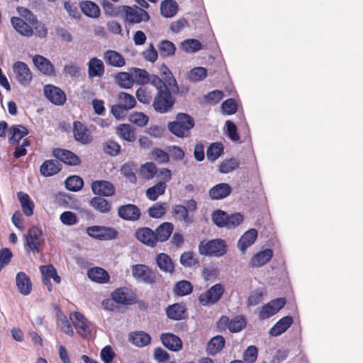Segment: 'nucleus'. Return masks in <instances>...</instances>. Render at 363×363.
I'll list each match as a JSON object with an SVG mask.
<instances>
[{"label":"nucleus","mask_w":363,"mask_h":363,"mask_svg":"<svg viewBox=\"0 0 363 363\" xmlns=\"http://www.w3.org/2000/svg\"><path fill=\"white\" fill-rule=\"evenodd\" d=\"M121 9H122L121 18L129 25L147 22L150 18L149 13L138 5L133 6L123 5Z\"/></svg>","instance_id":"2"},{"label":"nucleus","mask_w":363,"mask_h":363,"mask_svg":"<svg viewBox=\"0 0 363 363\" xmlns=\"http://www.w3.org/2000/svg\"><path fill=\"white\" fill-rule=\"evenodd\" d=\"M231 191L232 188L228 184L220 183L209 189L208 195L212 200H220L228 196Z\"/></svg>","instance_id":"23"},{"label":"nucleus","mask_w":363,"mask_h":363,"mask_svg":"<svg viewBox=\"0 0 363 363\" xmlns=\"http://www.w3.org/2000/svg\"><path fill=\"white\" fill-rule=\"evenodd\" d=\"M175 295L184 296L190 294L193 291L192 284L186 280L177 281L173 289Z\"/></svg>","instance_id":"45"},{"label":"nucleus","mask_w":363,"mask_h":363,"mask_svg":"<svg viewBox=\"0 0 363 363\" xmlns=\"http://www.w3.org/2000/svg\"><path fill=\"white\" fill-rule=\"evenodd\" d=\"M293 318L290 315L284 316L279 320L270 329L269 334L277 337L287 330L292 325Z\"/></svg>","instance_id":"31"},{"label":"nucleus","mask_w":363,"mask_h":363,"mask_svg":"<svg viewBox=\"0 0 363 363\" xmlns=\"http://www.w3.org/2000/svg\"><path fill=\"white\" fill-rule=\"evenodd\" d=\"M148 157L151 160H154L160 164L167 163L169 161V155L164 150L154 147L148 155Z\"/></svg>","instance_id":"47"},{"label":"nucleus","mask_w":363,"mask_h":363,"mask_svg":"<svg viewBox=\"0 0 363 363\" xmlns=\"http://www.w3.org/2000/svg\"><path fill=\"white\" fill-rule=\"evenodd\" d=\"M118 216L127 221L135 222L141 217V211L140 208L132 203L123 204L119 206L117 209Z\"/></svg>","instance_id":"10"},{"label":"nucleus","mask_w":363,"mask_h":363,"mask_svg":"<svg viewBox=\"0 0 363 363\" xmlns=\"http://www.w3.org/2000/svg\"><path fill=\"white\" fill-rule=\"evenodd\" d=\"M11 23L13 28L23 36L31 37L33 35V28L20 17H12Z\"/></svg>","instance_id":"28"},{"label":"nucleus","mask_w":363,"mask_h":363,"mask_svg":"<svg viewBox=\"0 0 363 363\" xmlns=\"http://www.w3.org/2000/svg\"><path fill=\"white\" fill-rule=\"evenodd\" d=\"M167 208V203H156L148 208V215L153 218H160L166 213Z\"/></svg>","instance_id":"51"},{"label":"nucleus","mask_w":363,"mask_h":363,"mask_svg":"<svg viewBox=\"0 0 363 363\" xmlns=\"http://www.w3.org/2000/svg\"><path fill=\"white\" fill-rule=\"evenodd\" d=\"M35 67L43 74L47 76L55 75V67L52 62L43 55H35L33 57Z\"/></svg>","instance_id":"19"},{"label":"nucleus","mask_w":363,"mask_h":363,"mask_svg":"<svg viewBox=\"0 0 363 363\" xmlns=\"http://www.w3.org/2000/svg\"><path fill=\"white\" fill-rule=\"evenodd\" d=\"M135 238L143 244L154 247L157 246L155 231L148 227H141L135 232Z\"/></svg>","instance_id":"15"},{"label":"nucleus","mask_w":363,"mask_h":363,"mask_svg":"<svg viewBox=\"0 0 363 363\" xmlns=\"http://www.w3.org/2000/svg\"><path fill=\"white\" fill-rule=\"evenodd\" d=\"M129 341L138 347H143L150 344L151 337L144 331H135L130 333Z\"/></svg>","instance_id":"35"},{"label":"nucleus","mask_w":363,"mask_h":363,"mask_svg":"<svg viewBox=\"0 0 363 363\" xmlns=\"http://www.w3.org/2000/svg\"><path fill=\"white\" fill-rule=\"evenodd\" d=\"M170 90V88H165V89L157 92L153 102V106L156 111L167 112L173 106L175 99L172 96Z\"/></svg>","instance_id":"5"},{"label":"nucleus","mask_w":363,"mask_h":363,"mask_svg":"<svg viewBox=\"0 0 363 363\" xmlns=\"http://www.w3.org/2000/svg\"><path fill=\"white\" fill-rule=\"evenodd\" d=\"M87 234L100 240H111L118 238V232L112 227L94 225L86 228Z\"/></svg>","instance_id":"9"},{"label":"nucleus","mask_w":363,"mask_h":363,"mask_svg":"<svg viewBox=\"0 0 363 363\" xmlns=\"http://www.w3.org/2000/svg\"><path fill=\"white\" fill-rule=\"evenodd\" d=\"M160 340L162 345L171 351L178 352L182 349V340L173 333H162L160 335Z\"/></svg>","instance_id":"20"},{"label":"nucleus","mask_w":363,"mask_h":363,"mask_svg":"<svg viewBox=\"0 0 363 363\" xmlns=\"http://www.w3.org/2000/svg\"><path fill=\"white\" fill-rule=\"evenodd\" d=\"M207 77V69L202 67H194L189 73V79L191 82H199Z\"/></svg>","instance_id":"60"},{"label":"nucleus","mask_w":363,"mask_h":363,"mask_svg":"<svg viewBox=\"0 0 363 363\" xmlns=\"http://www.w3.org/2000/svg\"><path fill=\"white\" fill-rule=\"evenodd\" d=\"M104 74L103 62L96 58H91L88 63V74L89 77H101Z\"/></svg>","instance_id":"38"},{"label":"nucleus","mask_w":363,"mask_h":363,"mask_svg":"<svg viewBox=\"0 0 363 363\" xmlns=\"http://www.w3.org/2000/svg\"><path fill=\"white\" fill-rule=\"evenodd\" d=\"M17 197L21 203L22 211L26 216H31L33 214L34 203L29 195L23 191L17 193Z\"/></svg>","instance_id":"37"},{"label":"nucleus","mask_w":363,"mask_h":363,"mask_svg":"<svg viewBox=\"0 0 363 363\" xmlns=\"http://www.w3.org/2000/svg\"><path fill=\"white\" fill-rule=\"evenodd\" d=\"M132 273L135 278L150 284L156 283L159 279V274L145 264H138L133 265Z\"/></svg>","instance_id":"8"},{"label":"nucleus","mask_w":363,"mask_h":363,"mask_svg":"<svg viewBox=\"0 0 363 363\" xmlns=\"http://www.w3.org/2000/svg\"><path fill=\"white\" fill-rule=\"evenodd\" d=\"M246 326V320L242 315H237L230 320L229 330L235 333L242 330Z\"/></svg>","instance_id":"54"},{"label":"nucleus","mask_w":363,"mask_h":363,"mask_svg":"<svg viewBox=\"0 0 363 363\" xmlns=\"http://www.w3.org/2000/svg\"><path fill=\"white\" fill-rule=\"evenodd\" d=\"M83 185L84 182L79 176H70L65 180L66 188L72 191H79Z\"/></svg>","instance_id":"56"},{"label":"nucleus","mask_w":363,"mask_h":363,"mask_svg":"<svg viewBox=\"0 0 363 363\" xmlns=\"http://www.w3.org/2000/svg\"><path fill=\"white\" fill-rule=\"evenodd\" d=\"M13 69L18 82L23 86H28L33 79V74L28 66L23 62H16Z\"/></svg>","instance_id":"12"},{"label":"nucleus","mask_w":363,"mask_h":363,"mask_svg":"<svg viewBox=\"0 0 363 363\" xmlns=\"http://www.w3.org/2000/svg\"><path fill=\"white\" fill-rule=\"evenodd\" d=\"M273 251L271 249H265L256 253L250 259L249 265L253 268L260 267L268 263L273 257Z\"/></svg>","instance_id":"21"},{"label":"nucleus","mask_w":363,"mask_h":363,"mask_svg":"<svg viewBox=\"0 0 363 363\" xmlns=\"http://www.w3.org/2000/svg\"><path fill=\"white\" fill-rule=\"evenodd\" d=\"M72 325L79 335L84 339H89L91 337V323L79 312H72L69 315Z\"/></svg>","instance_id":"6"},{"label":"nucleus","mask_w":363,"mask_h":363,"mask_svg":"<svg viewBox=\"0 0 363 363\" xmlns=\"http://www.w3.org/2000/svg\"><path fill=\"white\" fill-rule=\"evenodd\" d=\"M228 213L222 210H216L212 213V220L218 227H225Z\"/></svg>","instance_id":"61"},{"label":"nucleus","mask_w":363,"mask_h":363,"mask_svg":"<svg viewBox=\"0 0 363 363\" xmlns=\"http://www.w3.org/2000/svg\"><path fill=\"white\" fill-rule=\"evenodd\" d=\"M225 289L221 284H216L199 296V303L204 306L216 303L224 294Z\"/></svg>","instance_id":"7"},{"label":"nucleus","mask_w":363,"mask_h":363,"mask_svg":"<svg viewBox=\"0 0 363 363\" xmlns=\"http://www.w3.org/2000/svg\"><path fill=\"white\" fill-rule=\"evenodd\" d=\"M135 104L136 101L133 96L121 92L118 96V104L112 106L110 113H121L133 108Z\"/></svg>","instance_id":"11"},{"label":"nucleus","mask_w":363,"mask_h":363,"mask_svg":"<svg viewBox=\"0 0 363 363\" xmlns=\"http://www.w3.org/2000/svg\"><path fill=\"white\" fill-rule=\"evenodd\" d=\"M158 267L164 272L172 274L174 272V264L172 258L165 253H160L156 257Z\"/></svg>","instance_id":"36"},{"label":"nucleus","mask_w":363,"mask_h":363,"mask_svg":"<svg viewBox=\"0 0 363 363\" xmlns=\"http://www.w3.org/2000/svg\"><path fill=\"white\" fill-rule=\"evenodd\" d=\"M89 205L96 211L101 213H108L111 211V203L104 199L103 196H94L90 201Z\"/></svg>","instance_id":"32"},{"label":"nucleus","mask_w":363,"mask_h":363,"mask_svg":"<svg viewBox=\"0 0 363 363\" xmlns=\"http://www.w3.org/2000/svg\"><path fill=\"white\" fill-rule=\"evenodd\" d=\"M116 133L123 139L132 142L135 140L133 130L129 124H121L116 128Z\"/></svg>","instance_id":"50"},{"label":"nucleus","mask_w":363,"mask_h":363,"mask_svg":"<svg viewBox=\"0 0 363 363\" xmlns=\"http://www.w3.org/2000/svg\"><path fill=\"white\" fill-rule=\"evenodd\" d=\"M112 299L117 303L130 305L136 302V296L125 288H118L111 294Z\"/></svg>","instance_id":"18"},{"label":"nucleus","mask_w":363,"mask_h":363,"mask_svg":"<svg viewBox=\"0 0 363 363\" xmlns=\"http://www.w3.org/2000/svg\"><path fill=\"white\" fill-rule=\"evenodd\" d=\"M25 239L24 247L27 252L38 254L40 252V247L44 242V238L43 232L39 228L32 226L29 228L25 235Z\"/></svg>","instance_id":"4"},{"label":"nucleus","mask_w":363,"mask_h":363,"mask_svg":"<svg viewBox=\"0 0 363 363\" xmlns=\"http://www.w3.org/2000/svg\"><path fill=\"white\" fill-rule=\"evenodd\" d=\"M258 357V349L255 345H250L245 350L242 359L243 363H255Z\"/></svg>","instance_id":"58"},{"label":"nucleus","mask_w":363,"mask_h":363,"mask_svg":"<svg viewBox=\"0 0 363 363\" xmlns=\"http://www.w3.org/2000/svg\"><path fill=\"white\" fill-rule=\"evenodd\" d=\"M40 272L43 276V283L49 285L48 289L51 291L52 284L50 279H52L56 284L61 281L60 277L57 274L56 269L52 264L43 265L40 267Z\"/></svg>","instance_id":"24"},{"label":"nucleus","mask_w":363,"mask_h":363,"mask_svg":"<svg viewBox=\"0 0 363 363\" xmlns=\"http://www.w3.org/2000/svg\"><path fill=\"white\" fill-rule=\"evenodd\" d=\"M73 135L77 142L83 145L89 144L93 140L90 130L79 121L74 122Z\"/></svg>","instance_id":"14"},{"label":"nucleus","mask_w":363,"mask_h":363,"mask_svg":"<svg viewBox=\"0 0 363 363\" xmlns=\"http://www.w3.org/2000/svg\"><path fill=\"white\" fill-rule=\"evenodd\" d=\"M198 249L201 255L220 257L227 253L228 245L225 240L221 238L203 240L199 242Z\"/></svg>","instance_id":"1"},{"label":"nucleus","mask_w":363,"mask_h":363,"mask_svg":"<svg viewBox=\"0 0 363 363\" xmlns=\"http://www.w3.org/2000/svg\"><path fill=\"white\" fill-rule=\"evenodd\" d=\"M52 154L57 160L70 166H77L81 163V160L75 153L65 150L56 148Z\"/></svg>","instance_id":"17"},{"label":"nucleus","mask_w":363,"mask_h":363,"mask_svg":"<svg viewBox=\"0 0 363 363\" xmlns=\"http://www.w3.org/2000/svg\"><path fill=\"white\" fill-rule=\"evenodd\" d=\"M16 286L18 291L23 296L30 294L32 291V282L29 277L23 272L17 273Z\"/></svg>","instance_id":"22"},{"label":"nucleus","mask_w":363,"mask_h":363,"mask_svg":"<svg viewBox=\"0 0 363 363\" xmlns=\"http://www.w3.org/2000/svg\"><path fill=\"white\" fill-rule=\"evenodd\" d=\"M115 79L117 84L124 89L130 88L134 83L132 75L125 72L118 73L115 77Z\"/></svg>","instance_id":"52"},{"label":"nucleus","mask_w":363,"mask_h":363,"mask_svg":"<svg viewBox=\"0 0 363 363\" xmlns=\"http://www.w3.org/2000/svg\"><path fill=\"white\" fill-rule=\"evenodd\" d=\"M225 345V338L222 335H216L207 343L206 352L209 355L214 356L224 348Z\"/></svg>","instance_id":"34"},{"label":"nucleus","mask_w":363,"mask_h":363,"mask_svg":"<svg viewBox=\"0 0 363 363\" xmlns=\"http://www.w3.org/2000/svg\"><path fill=\"white\" fill-rule=\"evenodd\" d=\"M240 167V162L236 158L225 159L218 165L220 173L227 174L237 169Z\"/></svg>","instance_id":"46"},{"label":"nucleus","mask_w":363,"mask_h":363,"mask_svg":"<svg viewBox=\"0 0 363 363\" xmlns=\"http://www.w3.org/2000/svg\"><path fill=\"white\" fill-rule=\"evenodd\" d=\"M167 184L164 182H157L146 191V196L150 201H155L158 197L164 194Z\"/></svg>","instance_id":"44"},{"label":"nucleus","mask_w":363,"mask_h":363,"mask_svg":"<svg viewBox=\"0 0 363 363\" xmlns=\"http://www.w3.org/2000/svg\"><path fill=\"white\" fill-rule=\"evenodd\" d=\"M178 11V4L174 0H164L160 4L161 15L165 18H172Z\"/></svg>","instance_id":"41"},{"label":"nucleus","mask_w":363,"mask_h":363,"mask_svg":"<svg viewBox=\"0 0 363 363\" xmlns=\"http://www.w3.org/2000/svg\"><path fill=\"white\" fill-rule=\"evenodd\" d=\"M194 126V120L190 115H177L176 120L168 123L169 131L174 135L183 138Z\"/></svg>","instance_id":"3"},{"label":"nucleus","mask_w":363,"mask_h":363,"mask_svg":"<svg viewBox=\"0 0 363 363\" xmlns=\"http://www.w3.org/2000/svg\"><path fill=\"white\" fill-rule=\"evenodd\" d=\"M10 137L9 143L11 145L18 144L20 140L29 133L27 128L22 125H12L9 128Z\"/></svg>","instance_id":"33"},{"label":"nucleus","mask_w":363,"mask_h":363,"mask_svg":"<svg viewBox=\"0 0 363 363\" xmlns=\"http://www.w3.org/2000/svg\"><path fill=\"white\" fill-rule=\"evenodd\" d=\"M157 48L160 57L162 58L173 56L176 51L175 45L172 41L168 40H162L160 41L157 45Z\"/></svg>","instance_id":"42"},{"label":"nucleus","mask_w":363,"mask_h":363,"mask_svg":"<svg viewBox=\"0 0 363 363\" xmlns=\"http://www.w3.org/2000/svg\"><path fill=\"white\" fill-rule=\"evenodd\" d=\"M166 314L167 317L174 320H181L185 318L186 308L182 303H174L166 308Z\"/></svg>","instance_id":"29"},{"label":"nucleus","mask_w":363,"mask_h":363,"mask_svg":"<svg viewBox=\"0 0 363 363\" xmlns=\"http://www.w3.org/2000/svg\"><path fill=\"white\" fill-rule=\"evenodd\" d=\"M80 9L86 16L91 18H97L100 15L99 6L91 1H82L80 3Z\"/></svg>","instance_id":"43"},{"label":"nucleus","mask_w":363,"mask_h":363,"mask_svg":"<svg viewBox=\"0 0 363 363\" xmlns=\"http://www.w3.org/2000/svg\"><path fill=\"white\" fill-rule=\"evenodd\" d=\"M223 113H235L238 111V104L234 99L225 100L221 105Z\"/></svg>","instance_id":"64"},{"label":"nucleus","mask_w":363,"mask_h":363,"mask_svg":"<svg viewBox=\"0 0 363 363\" xmlns=\"http://www.w3.org/2000/svg\"><path fill=\"white\" fill-rule=\"evenodd\" d=\"M172 212L178 219L184 221L186 224L192 222V219L189 216L188 209L186 206L183 205H175Z\"/></svg>","instance_id":"57"},{"label":"nucleus","mask_w":363,"mask_h":363,"mask_svg":"<svg viewBox=\"0 0 363 363\" xmlns=\"http://www.w3.org/2000/svg\"><path fill=\"white\" fill-rule=\"evenodd\" d=\"M180 263L186 267H190L196 265L199 262L197 259L194 257V253L189 251L184 252L181 255Z\"/></svg>","instance_id":"62"},{"label":"nucleus","mask_w":363,"mask_h":363,"mask_svg":"<svg viewBox=\"0 0 363 363\" xmlns=\"http://www.w3.org/2000/svg\"><path fill=\"white\" fill-rule=\"evenodd\" d=\"M160 70L162 76L163 77V79L167 83L168 86L170 87L172 92L173 94H177L179 91V89L177 85V81L174 79L169 69L167 67V65L162 64L160 67Z\"/></svg>","instance_id":"39"},{"label":"nucleus","mask_w":363,"mask_h":363,"mask_svg":"<svg viewBox=\"0 0 363 363\" xmlns=\"http://www.w3.org/2000/svg\"><path fill=\"white\" fill-rule=\"evenodd\" d=\"M62 169V165L57 160H45L40 167V172L44 177H51L57 174Z\"/></svg>","instance_id":"30"},{"label":"nucleus","mask_w":363,"mask_h":363,"mask_svg":"<svg viewBox=\"0 0 363 363\" xmlns=\"http://www.w3.org/2000/svg\"><path fill=\"white\" fill-rule=\"evenodd\" d=\"M226 125V135L233 142L240 140V135L238 133L237 126L231 121L225 122Z\"/></svg>","instance_id":"63"},{"label":"nucleus","mask_w":363,"mask_h":363,"mask_svg":"<svg viewBox=\"0 0 363 363\" xmlns=\"http://www.w3.org/2000/svg\"><path fill=\"white\" fill-rule=\"evenodd\" d=\"M87 277L92 281L98 284H106L109 281V274L103 268L94 267L87 272Z\"/></svg>","instance_id":"26"},{"label":"nucleus","mask_w":363,"mask_h":363,"mask_svg":"<svg viewBox=\"0 0 363 363\" xmlns=\"http://www.w3.org/2000/svg\"><path fill=\"white\" fill-rule=\"evenodd\" d=\"M180 48L186 52H196L201 49V43L196 39H187L181 43Z\"/></svg>","instance_id":"53"},{"label":"nucleus","mask_w":363,"mask_h":363,"mask_svg":"<svg viewBox=\"0 0 363 363\" xmlns=\"http://www.w3.org/2000/svg\"><path fill=\"white\" fill-rule=\"evenodd\" d=\"M104 59L111 66L121 67L125 65V58L119 52L108 50L104 53Z\"/></svg>","instance_id":"40"},{"label":"nucleus","mask_w":363,"mask_h":363,"mask_svg":"<svg viewBox=\"0 0 363 363\" xmlns=\"http://www.w3.org/2000/svg\"><path fill=\"white\" fill-rule=\"evenodd\" d=\"M136 167L133 163H125L121 167V174L128 179L131 183L135 184L137 182V177L135 173Z\"/></svg>","instance_id":"55"},{"label":"nucleus","mask_w":363,"mask_h":363,"mask_svg":"<svg viewBox=\"0 0 363 363\" xmlns=\"http://www.w3.org/2000/svg\"><path fill=\"white\" fill-rule=\"evenodd\" d=\"M257 230L252 228L247 230L239 239L238 242V247L239 250L245 253L248 247L252 245L257 238Z\"/></svg>","instance_id":"27"},{"label":"nucleus","mask_w":363,"mask_h":363,"mask_svg":"<svg viewBox=\"0 0 363 363\" xmlns=\"http://www.w3.org/2000/svg\"><path fill=\"white\" fill-rule=\"evenodd\" d=\"M223 153V146L220 143H212L207 149L206 156L210 162L216 161Z\"/></svg>","instance_id":"49"},{"label":"nucleus","mask_w":363,"mask_h":363,"mask_svg":"<svg viewBox=\"0 0 363 363\" xmlns=\"http://www.w3.org/2000/svg\"><path fill=\"white\" fill-rule=\"evenodd\" d=\"M157 173V167L155 164L152 162H147L142 164L140 169V174L141 177L146 180L152 179Z\"/></svg>","instance_id":"48"},{"label":"nucleus","mask_w":363,"mask_h":363,"mask_svg":"<svg viewBox=\"0 0 363 363\" xmlns=\"http://www.w3.org/2000/svg\"><path fill=\"white\" fill-rule=\"evenodd\" d=\"M91 190L95 195L103 197H111L115 195L114 185L106 180H96L91 183Z\"/></svg>","instance_id":"13"},{"label":"nucleus","mask_w":363,"mask_h":363,"mask_svg":"<svg viewBox=\"0 0 363 363\" xmlns=\"http://www.w3.org/2000/svg\"><path fill=\"white\" fill-rule=\"evenodd\" d=\"M174 230V225L169 222H164L158 225L155 231L157 244L169 240Z\"/></svg>","instance_id":"25"},{"label":"nucleus","mask_w":363,"mask_h":363,"mask_svg":"<svg viewBox=\"0 0 363 363\" xmlns=\"http://www.w3.org/2000/svg\"><path fill=\"white\" fill-rule=\"evenodd\" d=\"M44 93L46 98L55 105H62L66 101L65 92L54 85H45Z\"/></svg>","instance_id":"16"},{"label":"nucleus","mask_w":363,"mask_h":363,"mask_svg":"<svg viewBox=\"0 0 363 363\" xmlns=\"http://www.w3.org/2000/svg\"><path fill=\"white\" fill-rule=\"evenodd\" d=\"M101 5L106 15L121 17L122 13V9H121L122 6H115L112 3L107 0H103Z\"/></svg>","instance_id":"59"}]
</instances>
